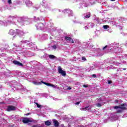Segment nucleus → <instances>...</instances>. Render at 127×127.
Returning a JSON list of instances; mask_svg holds the SVG:
<instances>
[{
    "instance_id": "obj_1",
    "label": "nucleus",
    "mask_w": 127,
    "mask_h": 127,
    "mask_svg": "<svg viewBox=\"0 0 127 127\" xmlns=\"http://www.w3.org/2000/svg\"><path fill=\"white\" fill-rule=\"evenodd\" d=\"M33 84H34V85H41V84H44L45 85H46V86H48V87H52L53 88H55L56 89L57 88V85L46 83L45 82H44L43 81H41V82H39L37 81H34L33 82Z\"/></svg>"
},
{
    "instance_id": "obj_2",
    "label": "nucleus",
    "mask_w": 127,
    "mask_h": 127,
    "mask_svg": "<svg viewBox=\"0 0 127 127\" xmlns=\"http://www.w3.org/2000/svg\"><path fill=\"white\" fill-rule=\"evenodd\" d=\"M114 109H119L117 110V113L120 114L121 113H123L124 110H127V107H126V105L123 104L119 106H115Z\"/></svg>"
},
{
    "instance_id": "obj_3",
    "label": "nucleus",
    "mask_w": 127,
    "mask_h": 127,
    "mask_svg": "<svg viewBox=\"0 0 127 127\" xmlns=\"http://www.w3.org/2000/svg\"><path fill=\"white\" fill-rule=\"evenodd\" d=\"M35 26L37 29H38L39 30H42V29L44 28V25H43V23H37L35 24Z\"/></svg>"
},
{
    "instance_id": "obj_4",
    "label": "nucleus",
    "mask_w": 127,
    "mask_h": 127,
    "mask_svg": "<svg viewBox=\"0 0 127 127\" xmlns=\"http://www.w3.org/2000/svg\"><path fill=\"white\" fill-rule=\"evenodd\" d=\"M11 22H9V21H7L4 22L0 20V25H3L4 26H7V25H9L11 24Z\"/></svg>"
},
{
    "instance_id": "obj_5",
    "label": "nucleus",
    "mask_w": 127,
    "mask_h": 127,
    "mask_svg": "<svg viewBox=\"0 0 127 127\" xmlns=\"http://www.w3.org/2000/svg\"><path fill=\"white\" fill-rule=\"evenodd\" d=\"M58 70H59V73L60 74H61L62 76H64V77H65V76H66V72L62 70V68H61V66H59Z\"/></svg>"
},
{
    "instance_id": "obj_6",
    "label": "nucleus",
    "mask_w": 127,
    "mask_h": 127,
    "mask_svg": "<svg viewBox=\"0 0 127 127\" xmlns=\"http://www.w3.org/2000/svg\"><path fill=\"white\" fill-rule=\"evenodd\" d=\"M16 110V107L12 106H9L7 108V112H11V111H15Z\"/></svg>"
},
{
    "instance_id": "obj_7",
    "label": "nucleus",
    "mask_w": 127,
    "mask_h": 127,
    "mask_svg": "<svg viewBox=\"0 0 127 127\" xmlns=\"http://www.w3.org/2000/svg\"><path fill=\"white\" fill-rule=\"evenodd\" d=\"M64 13H68L69 16L73 15V11L69 9H65L64 10Z\"/></svg>"
},
{
    "instance_id": "obj_8",
    "label": "nucleus",
    "mask_w": 127,
    "mask_h": 127,
    "mask_svg": "<svg viewBox=\"0 0 127 127\" xmlns=\"http://www.w3.org/2000/svg\"><path fill=\"white\" fill-rule=\"evenodd\" d=\"M64 13H68L69 16L73 15V11L69 9H65L64 10Z\"/></svg>"
},
{
    "instance_id": "obj_9",
    "label": "nucleus",
    "mask_w": 127,
    "mask_h": 127,
    "mask_svg": "<svg viewBox=\"0 0 127 127\" xmlns=\"http://www.w3.org/2000/svg\"><path fill=\"white\" fill-rule=\"evenodd\" d=\"M64 39L67 41V42H69V43H74V41L71 37H64Z\"/></svg>"
},
{
    "instance_id": "obj_10",
    "label": "nucleus",
    "mask_w": 127,
    "mask_h": 127,
    "mask_svg": "<svg viewBox=\"0 0 127 127\" xmlns=\"http://www.w3.org/2000/svg\"><path fill=\"white\" fill-rule=\"evenodd\" d=\"M53 124H54L55 127H59V122H58V121L57 120H56V119L53 120Z\"/></svg>"
},
{
    "instance_id": "obj_11",
    "label": "nucleus",
    "mask_w": 127,
    "mask_h": 127,
    "mask_svg": "<svg viewBox=\"0 0 127 127\" xmlns=\"http://www.w3.org/2000/svg\"><path fill=\"white\" fill-rule=\"evenodd\" d=\"M13 64H15V65H18V66H23V64H22L19 63L17 61H13Z\"/></svg>"
},
{
    "instance_id": "obj_12",
    "label": "nucleus",
    "mask_w": 127,
    "mask_h": 127,
    "mask_svg": "<svg viewBox=\"0 0 127 127\" xmlns=\"http://www.w3.org/2000/svg\"><path fill=\"white\" fill-rule=\"evenodd\" d=\"M22 122L24 124H28L30 121L28 118H24L22 120Z\"/></svg>"
},
{
    "instance_id": "obj_13",
    "label": "nucleus",
    "mask_w": 127,
    "mask_h": 127,
    "mask_svg": "<svg viewBox=\"0 0 127 127\" xmlns=\"http://www.w3.org/2000/svg\"><path fill=\"white\" fill-rule=\"evenodd\" d=\"M26 4L27 6L30 7V6H32V2L30 1V0H27L26 1Z\"/></svg>"
},
{
    "instance_id": "obj_14",
    "label": "nucleus",
    "mask_w": 127,
    "mask_h": 127,
    "mask_svg": "<svg viewBox=\"0 0 127 127\" xmlns=\"http://www.w3.org/2000/svg\"><path fill=\"white\" fill-rule=\"evenodd\" d=\"M81 111H90L91 110V107L90 106H88L85 108H80Z\"/></svg>"
},
{
    "instance_id": "obj_15",
    "label": "nucleus",
    "mask_w": 127,
    "mask_h": 127,
    "mask_svg": "<svg viewBox=\"0 0 127 127\" xmlns=\"http://www.w3.org/2000/svg\"><path fill=\"white\" fill-rule=\"evenodd\" d=\"M17 33H18V35H20V36H23V35L24 34V33L22 31H20L19 30H17Z\"/></svg>"
},
{
    "instance_id": "obj_16",
    "label": "nucleus",
    "mask_w": 127,
    "mask_h": 127,
    "mask_svg": "<svg viewBox=\"0 0 127 127\" xmlns=\"http://www.w3.org/2000/svg\"><path fill=\"white\" fill-rule=\"evenodd\" d=\"M34 20H35V21H36V22H37V21H41V20H44V19L43 18L40 19L38 17H37V18L35 17Z\"/></svg>"
},
{
    "instance_id": "obj_17",
    "label": "nucleus",
    "mask_w": 127,
    "mask_h": 127,
    "mask_svg": "<svg viewBox=\"0 0 127 127\" xmlns=\"http://www.w3.org/2000/svg\"><path fill=\"white\" fill-rule=\"evenodd\" d=\"M90 16H91V13H88L85 16H84V19H87V18H90Z\"/></svg>"
},
{
    "instance_id": "obj_18",
    "label": "nucleus",
    "mask_w": 127,
    "mask_h": 127,
    "mask_svg": "<svg viewBox=\"0 0 127 127\" xmlns=\"http://www.w3.org/2000/svg\"><path fill=\"white\" fill-rule=\"evenodd\" d=\"M45 126H47L49 127V126H51V122H49V121H47L45 122Z\"/></svg>"
},
{
    "instance_id": "obj_19",
    "label": "nucleus",
    "mask_w": 127,
    "mask_h": 127,
    "mask_svg": "<svg viewBox=\"0 0 127 127\" xmlns=\"http://www.w3.org/2000/svg\"><path fill=\"white\" fill-rule=\"evenodd\" d=\"M14 33V30L12 29L10 30L9 32V34H10V35H13Z\"/></svg>"
},
{
    "instance_id": "obj_20",
    "label": "nucleus",
    "mask_w": 127,
    "mask_h": 127,
    "mask_svg": "<svg viewBox=\"0 0 127 127\" xmlns=\"http://www.w3.org/2000/svg\"><path fill=\"white\" fill-rule=\"evenodd\" d=\"M49 58H50V59H54V58H55V56H54V55H49Z\"/></svg>"
},
{
    "instance_id": "obj_21",
    "label": "nucleus",
    "mask_w": 127,
    "mask_h": 127,
    "mask_svg": "<svg viewBox=\"0 0 127 127\" xmlns=\"http://www.w3.org/2000/svg\"><path fill=\"white\" fill-rule=\"evenodd\" d=\"M94 23H90L88 24V27H93V26H94Z\"/></svg>"
},
{
    "instance_id": "obj_22",
    "label": "nucleus",
    "mask_w": 127,
    "mask_h": 127,
    "mask_svg": "<svg viewBox=\"0 0 127 127\" xmlns=\"http://www.w3.org/2000/svg\"><path fill=\"white\" fill-rule=\"evenodd\" d=\"M109 26L108 25H104L103 26V28H104V29H108V28H109Z\"/></svg>"
},
{
    "instance_id": "obj_23",
    "label": "nucleus",
    "mask_w": 127,
    "mask_h": 127,
    "mask_svg": "<svg viewBox=\"0 0 127 127\" xmlns=\"http://www.w3.org/2000/svg\"><path fill=\"white\" fill-rule=\"evenodd\" d=\"M7 3L8 4H11L12 3V2L11 1V0H7Z\"/></svg>"
},
{
    "instance_id": "obj_24",
    "label": "nucleus",
    "mask_w": 127,
    "mask_h": 127,
    "mask_svg": "<svg viewBox=\"0 0 127 127\" xmlns=\"http://www.w3.org/2000/svg\"><path fill=\"white\" fill-rule=\"evenodd\" d=\"M96 106L97 107H98L99 108L102 107V104H101L100 103H97L96 104Z\"/></svg>"
},
{
    "instance_id": "obj_25",
    "label": "nucleus",
    "mask_w": 127,
    "mask_h": 127,
    "mask_svg": "<svg viewBox=\"0 0 127 127\" xmlns=\"http://www.w3.org/2000/svg\"><path fill=\"white\" fill-rule=\"evenodd\" d=\"M21 42L22 43H26L28 42V41H21Z\"/></svg>"
},
{
    "instance_id": "obj_26",
    "label": "nucleus",
    "mask_w": 127,
    "mask_h": 127,
    "mask_svg": "<svg viewBox=\"0 0 127 127\" xmlns=\"http://www.w3.org/2000/svg\"><path fill=\"white\" fill-rule=\"evenodd\" d=\"M52 47L53 49H56L57 48L56 45L53 46Z\"/></svg>"
},
{
    "instance_id": "obj_27",
    "label": "nucleus",
    "mask_w": 127,
    "mask_h": 127,
    "mask_svg": "<svg viewBox=\"0 0 127 127\" xmlns=\"http://www.w3.org/2000/svg\"><path fill=\"white\" fill-rule=\"evenodd\" d=\"M82 60L83 61H86V60H87L86 59V58H85V57H82Z\"/></svg>"
},
{
    "instance_id": "obj_28",
    "label": "nucleus",
    "mask_w": 127,
    "mask_h": 127,
    "mask_svg": "<svg viewBox=\"0 0 127 127\" xmlns=\"http://www.w3.org/2000/svg\"><path fill=\"white\" fill-rule=\"evenodd\" d=\"M37 105V108H40V107H41V105L38 104V103H36Z\"/></svg>"
},
{
    "instance_id": "obj_29",
    "label": "nucleus",
    "mask_w": 127,
    "mask_h": 127,
    "mask_svg": "<svg viewBox=\"0 0 127 127\" xmlns=\"http://www.w3.org/2000/svg\"><path fill=\"white\" fill-rule=\"evenodd\" d=\"M84 28L85 30L89 29V25L88 26H85Z\"/></svg>"
},
{
    "instance_id": "obj_30",
    "label": "nucleus",
    "mask_w": 127,
    "mask_h": 127,
    "mask_svg": "<svg viewBox=\"0 0 127 127\" xmlns=\"http://www.w3.org/2000/svg\"><path fill=\"white\" fill-rule=\"evenodd\" d=\"M107 47H109V46H106L105 47H104L103 48V50H105V49H106V48H107Z\"/></svg>"
},
{
    "instance_id": "obj_31",
    "label": "nucleus",
    "mask_w": 127,
    "mask_h": 127,
    "mask_svg": "<svg viewBox=\"0 0 127 127\" xmlns=\"http://www.w3.org/2000/svg\"><path fill=\"white\" fill-rule=\"evenodd\" d=\"M43 5L45 6V3L46 2V1H45V0H43Z\"/></svg>"
},
{
    "instance_id": "obj_32",
    "label": "nucleus",
    "mask_w": 127,
    "mask_h": 127,
    "mask_svg": "<svg viewBox=\"0 0 127 127\" xmlns=\"http://www.w3.org/2000/svg\"><path fill=\"white\" fill-rule=\"evenodd\" d=\"M92 77H93V78H96V77H97V75H96L95 74H93L92 75Z\"/></svg>"
},
{
    "instance_id": "obj_33",
    "label": "nucleus",
    "mask_w": 127,
    "mask_h": 127,
    "mask_svg": "<svg viewBox=\"0 0 127 127\" xmlns=\"http://www.w3.org/2000/svg\"><path fill=\"white\" fill-rule=\"evenodd\" d=\"M71 89H72V87L70 86L67 87V90H71Z\"/></svg>"
},
{
    "instance_id": "obj_34",
    "label": "nucleus",
    "mask_w": 127,
    "mask_h": 127,
    "mask_svg": "<svg viewBox=\"0 0 127 127\" xmlns=\"http://www.w3.org/2000/svg\"><path fill=\"white\" fill-rule=\"evenodd\" d=\"M79 104H80V102L75 103V105H79Z\"/></svg>"
},
{
    "instance_id": "obj_35",
    "label": "nucleus",
    "mask_w": 127,
    "mask_h": 127,
    "mask_svg": "<svg viewBox=\"0 0 127 127\" xmlns=\"http://www.w3.org/2000/svg\"><path fill=\"white\" fill-rule=\"evenodd\" d=\"M108 84H112V81L109 80V81H108Z\"/></svg>"
},
{
    "instance_id": "obj_36",
    "label": "nucleus",
    "mask_w": 127,
    "mask_h": 127,
    "mask_svg": "<svg viewBox=\"0 0 127 127\" xmlns=\"http://www.w3.org/2000/svg\"><path fill=\"white\" fill-rule=\"evenodd\" d=\"M83 87H84V88H87V87H88V86L87 85L84 84Z\"/></svg>"
},
{
    "instance_id": "obj_37",
    "label": "nucleus",
    "mask_w": 127,
    "mask_h": 127,
    "mask_svg": "<svg viewBox=\"0 0 127 127\" xmlns=\"http://www.w3.org/2000/svg\"><path fill=\"white\" fill-rule=\"evenodd\" d=\"M120 64H120L119 63H116V65H117V66H119V65H120Z\"/></svg>"
},
{
    "instance_id": "obj_38",
    "label": "nucleus",
    "mask_w": 127,
    "mask_h": 127,
    "mask_svg": "<svg viewBox=\"0 0 127 127\" xmlns=\"http://www.w3.org/2000/svg\"><path fill=\"white\" fill-rule=\"evenodd\" d=\"M28 115H29V113L26 114L25 116H28Z\"/></svg>"
},
{
    "instance_id": "obj_39",
    "label": "nucleus",
    "mask_w": 127,
    "mask_h": 127,
    "mask_svg": "<svg viewBox=\"0 0 127 127\" xmlns=\"http://www.w3.org/2000/svg\"><path fill=\"white\" fill-rule=\"evenodd\" d=\"M123 70H127V68H124Z\"/></svg>"
},
{
    "instance_id": "obj_40",
    "label": "nucleus",
    "mask_w": 127,
    "mask_h": 127,
    "mask_svg": "<svg viewBox=\"0 0 127 127\" xmlns=\"http://www.w3.org/2000/svg\"><path fill=\"white\" fill-rule=\"evenodd\" d=\"M103 54H101V55H99L100 56H103Z\"/></svg>"
},
{
    "instance_id": "obj_41",
    "label": "nucleus",
    "mask_w": 127,
    "mask_h": 127,
    "mask_svg": "<svg viewBox=\"0 0 127 127\" xmlns=\"http://www.w3.org/2000/svg\"><path fill=\"white\" fill-rule=\"evenodd\" d=\"M111 0V1H115V0Z\"/></svg>"
},
{
    "instance_id": "obj_42",
    "label": "nucleus",
    "mask_w": 127,
    "mask_h": 127,
    "mask_svg": "<svg viewBox=\"0 0 127 127\" xmlns=\"http://www.w3.org/2000/svg\"><path fill=\"white\" fill-rule=\"evenodd\" d=\"M33 127H36V126H33Z\"/></svg>"
},
{
    "instance_id": "obj_43",
    "label": "nucleus",
    "mask_w": 127,
    "mask_h": 127,
    "mask_svg": "<svg viewBox=\"0 0 127 127\" xmlns=\"http://www.w3.org/2000/svg\"><path fill=\"white\" fill-rule=\"evenodd\" d=\"M116 102H118V100H117V101H116Z\"/></svg>"
}]
</instances>
